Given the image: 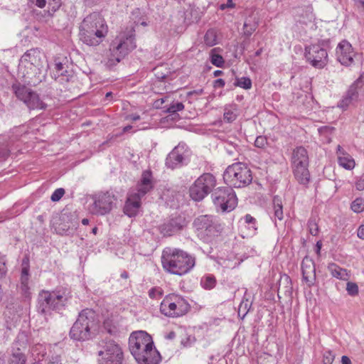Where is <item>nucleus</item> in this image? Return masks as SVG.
<instances>
[{"instance_id": "1", "label": "nucleus", "mask_w": 364, "mask_h": 364, "mask_svg": "<svg viewBox=\"0 0 364 364\" xmlns=\"http://www.w3.org/2000/svg\"><path fill=\"white\" fill-rule=\"evenodd\" d=\"M129 348L139 364H159L161 361L160 353L156 349L151 336L145 331L132 333Z\"/></svg>"}, {"instance_id": "2", "label": "nucleus", "mask_w": 364, "mask_h": 364, "mask_svg": "<svg viewBox=\"0 0 364 364\" xmlns=\"http://www.w3.org/2000/svg\"><path fill=\"white\" fill-rule=\"evenodd\" d=\"M164 269L172 274L182 276L195 266V257L186 252L174 247H166L161 255Z\"/></svg>"}, {"instance_id": "3", "label": "nucleus", "mask_w": 364, "mask_h": 364, "mask_svg": "<svg viewBox=\"0 0 364 364\" xmlns=\"http://www.w3.org/2000/svg\"><path fill=\"white\" fill-rule=\"evenodd\" d=\"M108 32V28L102 16L94 12L87 16L80 26V40L90 46L100 44Z\"/></svg>"}, {"instance_id": "4", "label": "nucleus", "mask_w": 364, "mask_h": 364, "mask_svg": "<svg viewBox=\"0 0 364 364\" xmlns=\"http://www.w3.org/2000/svg\"><path fill=\"white\" fill-rule=\"evenodd\" d=\"M135 48V38L132 28L127 33H120L111 43L107 56L103 60L105 65L108 68L114 66Z\"/></svg>"}, {"instance_id": "5", "label": "nucleus", "mask_w": 364, "mask_h": 364, "mask_svg": "<svg viewBox=\"0 0 364 364\" xmlns=\"http://www.w3.org/2000/svg\"><path fill=\"white\" fill-rule=\"evenodd\" d=\"M154 187L152 173L149 170L143 171L136 190L131 191L127 196L124 213L129 217L135 216L141 206V198Z\"/></svg>"}, {"instance_id": "6", "label": "nucleus", "mask_w": 364, "mask_h": 364, "mask_svg": "<svg viewBox=\"0 0 364 364\" xmlns=\"http://www.w3.org/2000/svg\"><path fill=\"white\" fill-rule=\"evenodd\" d=\"M95 328V314L92 310L86 309L79 314L77 319L70 329V335L72 338L77 341L88 340Z\"/></svg>"}, {"instance_id": "7", "label": "nucleus", "mask_w": 364, "mask_h": 364, "mask_svg": "<svg viewBox=\"0 0 364 364\" xmlns=\"http://www.w3.org/2000/svg\"><path fill=\"white\" fill-rule=\"evenodd\" d=\"M68 299V294L64 291H42L38 294V311L41 314H46L50 310H60Z\"/></svg>"}, {"instance_id": "8", "label": "nucleus", "mask_w": 364, "mask_h": 364, "mask_svg": "<svg viewBox=\"0 0 364 364\" xmlns=\"http://www.w3.org/2000/svg\"><path fill=\"white\" fill-rule=\"evenodd\" d=\"M124 359L122 347L114 341H102L97 352V364H122Z\"/></svg>"}, {"instance_id": "9", "label": "nucleus", "mask_w": 364, "mask_h": 364, "mask_svg": "<svg viewBox=\"0 0 364 364\" xmlns=\"http://www.w3.org/2000/svg\"><path fill=\"white\" fill-rule=\"evenodd\" d=\"M189 304L181 296L168 294L161 301L160 311L168 317H179L186 314L189 310Z\"/></svg>"}, {"instance_id": "10", "label": "nucleus", "mask_w": 364, "mask_h": 364, "mask_svg": "<svg viewBox=\"0 0 364 364\" xmlns=\"http://www.w3.org/2000/svg\"><path fill=\"white\" fill-rule=\"evenodd\" d=\"M215 178L210 173L200 176L190 187V197L195 201L202 200L215 187Z\"/></svg>"}, {"instance_id": "11", "label": "nucleus", "mask_w": 364, "mask_h": 364, "mask_svg": "<svg viewBox=\"0 0 364 364\" xmlns=\"http://www.w3.org/2000/svg\"><path fill=\"white\" fill-rule=\"evenodd\" d=\"M92 198L93 203L89 205L88 210L96 215H105L109 213L116 200L114 195L109 192L99 193L94 195Z\"/></svg>"}, {"instance_id": "12", "label": "nucleus", "mask_w": 364, "mask_h": 364, "mask_svg": "<svg viewBox=\"0 0 364 364\" xmlns=\"http://www.w3.org/2000/svg\"><path fill=\"white\" fill-rule=\"evenodd\" d=\"M229 178H231L230 182L235 188L246 186L252 180L250 170L242 163H235L229 166Z\"/></svg>"}, {"instance_id": "13", "label": "nucleus", "mask_w": 364, "mask_h": 364, "mask_svg": "<svg viewBox=\"0 0 364 364\" xmlns=\"http://www.w3.org/2000/svg\"><path fill=\"white\" fill-rule=\"evenodd\" d=\"M16 97L23 101L31 109H43L46 104L40 100L39 96L31 89L23 85L13 86Z\"/></svg>"}, {"instance_id": "14", "label": "nucleus", "mask_w": 364, "mask_h": 364, "mask_svg": "<svg viewBox=\"0 0 364 364\" xmlns=\"http://www.w3.org/2000/svg\"><path fill=\"white\" fill-rule=\"evenodd\" d=\"M305 58L314 68H323L328 63V53L318 44H312L305 48Z\"/></svg>"}, {"instance_id": "15", "label": "nucleus", "mask_w": 364, "mask_h": 364, "mask_svg": "<svg viewBox=\"0 0 364 364\" xmlns=\"http://www.w3.org/2000/svg\"><path fill=\"white\" fill-rule=\"evenodd\" d=\"M190 150L184 143H179L168 154L166 159V166L171 169L181 167L188 161Z\"/></svg>"}, {"instance_id": "16", "label": "nucleus", "mask_w": 364, "mask_h": 364, "mask_svg": "<svg viewBox=\"0 0 364 364\" xmlns=\"http://www.w3.org/2000/svg\"><path fill=\"white\" fill-rule=\"evenodd\" d=\"M336 55L337 60L342 65L349 66L353 63L355 54L351 44L344 40L337 46Z\"/></svg>"}, {"instance_id": "17", "label": "nucleus", "mask_w": 364, "mask_h": 364, "mask_svg": "<svg viewBox=\"0 0 364 364\" xmlns=\"http://www.w3.org/2000/svg\"><path fill=\"white\" fill-rule=\"evenodd\" d=\"M22 269L20 277L19 285L18 289L21 294L25 298H30L31 287L29 284V263L28 260L23 259L22 261Z\"/></svg>"}, {"instance_id": "18", "label": "nucleus", "mask_w": 364, "mask_h": 364, "mask_svg": "<svg viewBox=\"0 0 364 364\" xmlns=\"http://www.w3.org/2000/svg\"><path fill=\"white\" fill-rule=\"evenodd\" d=\"M212 200L217 212L225 213L228 209V190L225 187H219L212 193Z\"/></svg>"}, {"instance_id": "19", "label": "nucleus", "mask_w": 364, "mask_h": 364, "mask_svg": "<svg viewBox=\"0 0 364 364\" xmlns=\"http://www.w3.org/2000/svg\"><path fill=\"white\" fill-rule=\"evenodd\" d=\"M361 82L360 77L355 80L348 88L346 95L339 102L338 106L343 109H346L358 97L359 85Z\"/></svg>"}, {"instance_id": "20", "label": "nucleus", "mask_w": 364, "mask_h": 364, "mask_svg": "<svg viewBox=\"0 0 364 364\" xmlns=\"http://www.w3.org/2000/svg\"><path fill=\"white\" fill-rule=\"evenodd\" d=\"M337 156L338 164L347 170H352L355 166V162L352 156L348 154L340 145L337 146Z\"/></svg>"}, {"instance_id": "21", "label": "nucleus", "mask_w": 364, "mask_h": 364, "mask_svg": "<svg viewBox=\"0 0 364 364\" xmlns=\"http://www.w3.org/2000/svg\"><path fill=\"white\" fill-rule=\"evenodd\" d=\"M301 269L304 279L306 282H312L315 279L316 269L314 261L308 257H305L301 262Z\"/></svg>"}, {"instance_id": "22", "label": "nucleus", "mask_w": 364, "mask_h": 364, "mask_svg": "<svg viewBox=\"0 0 364 364\" xmlns=\"http://www.w3.org/2000/svg\"><path fill=\"white\" fill-rule=\"evenodd\" d=\"M292 163L294 166L309 165L307 151L304 147H297L294 150Z\"/></svg>"}, {"instance_id": "23", "label": "nucleus", "mask_w": 364, "mask_h": 364, "mask_svg": "<svg viewBox=\"0 0 364 364\" xmlns=\"http://www.w3.org/2000/svg\"><path fill=\"white\" fill-rule=\"evenodd\" d=\"M308 165L294 166V174L299 183L306 185L310 178Z\"/></svg>"}, {"instance_id": "24", "label": "nucleus", "mask_w": 364, "mask_h": 364, "mask_svg": "<svg viewBox=\"0 0 364 364\" xmlns=\"http://www.w3.org/2000/svg\"><path fill=\"white\" fill-rule=\"evenodd\" d=\"M328 270L333 277L338 279L348 281L350 276L347 269L339 267L335 263L329 264L328 266Z\"/></svg>"}, {"instance_id": "25", "label": "nucleus", "mask_w": 364, "mask_h": 364, "mask_svg": "<svg viewBox=\"0 0 364 364\" xmlns=\"http://www.w3.org/2000/svg\"><path fill=\"white\" fill-rule=\"evenodd\" d=\"M184 226V223L181 219H172L168 223L164 224L162 231L164 234L171 235L179 231Z\"/></svg>"}, {"instance_id": "26", "label": "nucleus", "mask_w": 364, "mask_h": 364, "mask_svg": "<svg viewBox=\"0 0 364 364\" xmlns=\"http://www.w3.org/2000/svg\"><path fill=\"white\" fill-rule=\"evenodd\" d=\"M40 52L36 49H31L26 51L21 58V63H29L31 65H38Z\"/></svg>"}, {"instance_id": "27", "label": "nucleus", "mask_w": 364, "mask_h": 364, "mask_svg": "<svg viewBox=\"0 0 364 364\" xmlns=\"http://www.w3.org/2000/svg\"><path fill=\"white\" fill-rule=\"evenodd\" d=\"M229 16H232L231 21L237 23L243 17V9L242 7L236 8V4L232 0H229Z\"/></svg>"}, {"instance_id": "28", "label": "nucleus", "mask_w": 364, "mask_h": 364, "mask_svg": "<svg viewBox=\"0 0 364 364\" xmlns=\"http://www.w3.org/2000/svg\"><path fill=\"white\" fill-rule=\"evenodd\" d=\"M212 218L208 215H200L195 219L193 222L194 227L200 231L205 232L208 224H210Z\"/></svg>"}, {"instance_id": "29", "label": "nucleus", "mask_w": 364, "mask_h": 364, "mask_svg": "<svg viewBox=\"0 0 364 364\" xmlns=\"http://www.w3.org/2000/svg\"><path fill=\"white\" fill-rule=\"evenodd\" d=\"M274 216L279 220H282L284 218L283 205L282 198L279 196H274L273 198Z\"/></svg>"}, {"instance_id": "30", "label": "nucleus", "mask_w": 364, "mask_h": 364, "mask_svg": "<svg viewBox=\"0 0 364 364\" xmlns=\"http://www.w3.org/2000/svg\"><path fill=\"white\" fill-rule=\"evenodd\" d=\"M56 81L58 82L63 84L65 82H68L71 81L73 78H74V75L71 71L67 70V73L60 71L58 73H53V76H52Z\"/></svg>"}, {"instance_id": "31", "label": "nucleus", "mask_w": 364, "mask_h": 364, "mask_svg": "<svg viewBox=\"0 0 364 364\" xmlns=\"http://www.w3.org/2000/svg\"><path fill=\"white\" fill-rule=\"evenodd\" d=\"M200 284L205 289H211L215 286L216 279L214 276L211 274H207L201 278Z\"/></svg>"}, {"instance_id": "32", "label": "nucleus", "mask_w": 364, "mask_h": 364, "mask_svg": "<svg viewBox=\"0 0 364 364\" xmlns=\"http://www.w3.org/2000/svg\"><path fill=\"white\" fill-rule=\"evenodd\" d=\"M252 306V301L247 299H243L238 306V316L243 318L248 313Z\"/></svg>"}, {"instance_id": "33", "label": "nucleus", "mask_w": 364, "mask_h": 364, "mask_svg": "<svg viewBox=\"0 0 364 364\" xmlns=\"http://www.w3.org/2000/svg\"><path fill=\"white\" fill-rule=\"evenodd\" d=\"M257 27V22L250 20H246L243 26V33L246 36H250L256 30Z\"/></svg>"}, {"instance_id": "34", "label": "nucleus", "mask_w": 364, "mask_h": 364, "mask_svg": "<svg viewBox=\"0 0 364 364\" xmlns=\"http://www.w3.org/2000/svg\"><path fill=\"white\" fill-rule=\"evenodd\" d=\"M25 362L24 354L18 348L16 351L13 353L9 364H25Z\"/></svg>"}, {"instance_id": "35", "label": "nucleus", "mask_w": 364, "mask_h": 364, "mask_svg": "<svg viewBox=\"0 0 364 364\" xmlns=\"http://www.w3.org/2000/svg\"><path fill=\"white\" fill-rule=\"evenodd\" d=\"M204 41L208 46H213L217 43V36L214 30H208L204 37Z\"/></svg>"}, {"instance_id": "36", "label": "nucleus", "mask_w": 364, "mask_h": 364, "mask_svg": "<svg viewBox=\"0 0 364 364\" xmlns=\"http://www.w3.org/2000/svg\"><path fill=\"white\" fill-rule=\"evenodd\" d=\"M220 230V225L213 222V219L210 221V224H208L207 229L204 232L207 236L213 237Z\"/></svg>"}, {"instance_id": "37", "label": "nucleus", "mask_w": 364, "mask_h": 364, "mask_svg": "<svg viewBox=\"0 0 364 364\" xmlns=\"http://www.w3.org/2000/svg\"><path fill=\"white\" fill-rule=\"evenodd\" d=\"M351 209L355 213H361L364 210V198H358L351 203Z\"/></svg>"}, {"instance_id": "38", "label": "nucleus", "mask_w": 364, "mask_h": 364, "mask_svg": "<svg viewBox=\"0 0 364 364\" xmlns=\"http://www.w3.org/2000/svg\"><path fill=\"white\" fill-rule=\"evenodd\" d=\"M234 85L244 89H250L252 85V82L248 77L237 78L234 82Z\"/></svg>"}, {"instance_id": "39", "label": "nucleus", "mask_w": 364, "mask_h": 364, "mask_svg": "<svg viewBox=\"0 0 364 364\" xmlns=\"http://www.w3.org/2000/svg\"><path fill=\"white\" fill-rule=\"evenodd\" d=\"M184 109V105L181 102L172 103L166 109V112L169 114H176L177 112L181 111Z\"/></svg>"}, {"instance_id": "40", "label": "nucleus", "mask_w": 364, "mask_h": 364, "mask_svg": "<svg viewBox=\"0 0 364 364\" xmlns=\"http://www.w3.org/2000/svg\"><path fill=\"white\" fill-rule=\"evenodd\" d=\"M346 291L350 296H356L358 294V287L357 284L351 282H348L346 284Z\"/></svg>"}, {"instance_id": "41", "label": "nucleus", "mask_w": 364, "mask_h": 364, "mask_svg": "<svg viewBox=\"0 0 364 364\" xmlns=\"http://www.w3.org/2000/svg\"><path fill=\"white\" fill-rule=\"evenodd\" d=\"M309 232L312 235H316L318 233V226L315 219H310L308 223Z\"/></svg>"}, {"instance_id": "42", "label": "nucleus", "mask_w": 364, "mask_h": 364, "mask_svg": "<svg viewBox=\"0 0 364 364\" xmlns=\"http://www.w3.org/2000/svg\"><path fill=\"white\" fill-rule=\"evenodd\" d=\"M237 205V198L234 191L229 192V211L235 208Z\"/></svg>"}, {"instance_id": "43", "label": "nucleus", "mask_w": 364, "mask_h": 364, "mask_svg": "<svg viewBox=\"0 0 364 364\" xmlns=\"http://www.w3.org/2000/svg\"><path fill=\"white\" fill-rule=\"evenodd\" d=\"M65 194V190L62 188H57L51 195L50 199L52 201H58Z\"/></svg>"}, {"instance_id": "44", "label": "nucleus", "mask_w": 364, "mask_h": 364, "mask_svg": "<svg viewBox=\"0 0 364 364\" xmlns=\"http://www.w3.org/2000/svg\"><path fill=\"white\" fill-rule=\"evenodd\" d=\"M335 358L334 354L331 351H326L323 355V364H332Z\"/></svg>"}, {"instance_id": "45", "label": "nucleus", "mask_w": 364, "mask_h": 364, "mask_svg": "<svg viewBox=\"0 0 364 364\" xmlns=\"http://www.w3.org/2000/svg\"><path fill=\"white\" fill-rule=\"evenodd\" d=\"M55 62V63L53 69L52 76H53V73H58L60 71L67 73V68L65 67L64 64L60 62H58L56 60Z\"/></svg>"}, {"instance_id": "46", "label": "nucleus", "mask_w": 364, "mask_h": 364, "mask_svg": "<svg viewBox=\"0 0 364 364\" xmlns=\"http://www.w3.org/2000/svg\"><path fill=\"white\" fill-rule=\"evenodd\" d=\"M267 144V139L264 136H259L256 138L255 141V146L258 148H264Z\"/></svg>"}, {"instance_id": "47", "label": "nucleus", "mask_w": 364, "mask_h": 364, "mask_svg": "<svg viewBox=\"0 0 364 364\" xmlns=\"http://www.w3.org/2000/svg\"><path fill=\"white\" fill-rule=\"evenodd\" d=\"M211 63L217 67H220L223 63V60L220 55L213 54L211 55Z\"/></svg>"}, {"instance_id": "48", "label": "nucleus", "mask_w": 364, "mask_h": 364, "mask_svg": "<svg viewBox=\"0 0 364 364\" xmlns=\"http://www.w3.org/2000/svg\"><path fill=\"white\" fill-rule=\"evenodd\" d=\"M161 295V290L159 288H152L149 291V296L151 299H158Z\"/></svg>"}, {"instance_id": "49", "label": "nucleus", "mask_w": 364, "mask_h": 364, "mask_svg": "<svg viewBox=\"0 0 364 364\" xmlns=\"http://www.w3.org/2000/svg\"><path fill=\"white\" fill-rule=\"evenodd\" d=\"M239 114V112L237 110V109L236 108V107L234 105V106H231L230 107V109H229V122L230 121H232V120H235L237 117V116Z\"/></svg>"}, {"instance_id": "50", "label": "nucleus", "mask_w": 364, "mask_h": 364, "mask_svg": "<svg viewBox=\"0 0 364 364\" xmlns=\"http://www.w3.org/2000/svg\"><path fill=\"white\" fill-rule=\"evenodd\" d=\"M355 188L358 191L364 190V179L360 178L355 182Z\"/></svg>"}, {"instance_id": "51", "label": "nucleus", "mask_w": 364, "mask_h": 364, "mask_svg": "<svg viewBox=\"0 0 364 364\" xmlns=\"http://www.w3.org/2000/svg\"><path fill=\"white\" fill-rule=\"evenodd\" d=\"M357 235L360 239L364 240V223L359 226Z\"/></svg>"}, {"instance_id": "52", "label": "nucleus", "mask_w": 364, "mask_h": 364, "mask_svg": "<svg viewBox=\"0 0 364 364\" xmlns=\"http://www.w3.org/2000/svg\"><path fill=\"white\" fill-rule=\"evenodd\" d=\"M105 328L107 330V331L110 334H114L117 332V330L114 327L111 328L109 326L108 322H105L104 323Z\"/></svg>"}, {"instance_id": "53", "label": "nucleus", "mask_w": 364, "mask_h": 364, "mask_svg": "<svg viewBox=\"0 0 364 364\" xmlns=\"http://www.w3.org/2000/svg\"><path fill=\"white\" fill-rule=\"evenodd\" d=\"M225 85V82L223 79H218L214 82L215 87H222Z\"/></svg>"}, {"instance_id": "54", "label": "nucleus", "mask_w": 364, "mask_h": 364, "mask_svg": "<svg viewBox=\"0 0 364 364\" xmlns=\"http://www.w3.org/2000/svg\"><path fill=\"white\" fill-rule=\"evenodd\" d=\"M35 4L38 8L43 9L46 6V0H36Z\"/></svg>"}, {"instance_id": "55", "label": "nucleus", "mask_w": 364, "mask_h": 364, "mask_svg": "<svg viewBox=\"0 0 364 364\" xmlns=\"http://www.w3.org/2000/svg\"><path fill=\"white\" fill-rule=\"evenodd\" d=\"M6 272L5 264L0 262V277H3Z\"/></svg>"}, {"instance_id": "56", "label": "nucleus", "mask_w": 364, "mask_h": 364, "mask_svg": "<svg viewBox=\"0 0 364 364\" xmlns=\"http://www.w3.org/2000/svg\"><path fill=\"white\" fill-rule=\"evenodd\" d=\"M53 2V10L56 11L60 6V0H52Z\"/></svg>"}, {"instance_id": "57", "label": "nucleus", "mask_w": 364, "mask_h": 364, "mask_svg": "<svg viewBox=\"0 0 364 364\" xmlns=\"http://www.w3.org/2000/svg\"><path fill=\"white\" fill-rule=\"evenodd\" d=\"M245 222L249 224L255 223V219L249 214L245 215Z\"/></svg>"}, {"instance_id": "58", "label": "nucleus", "mask_w": 364, "mask_h": 364, "mask_svg": "<svg viewBox=\"0 0 364 364\" xmlns=\"http://www.w3.org/2000/svg\"><path fill=\"white\" fill-rule=\"evenodd\" d=\"M341 363L342 364H351V361L348 356L343 355L341 357Z\"/></svg>"}, {"instance_id": "59", "label": "nucleus", "mask_w": 364, "mask_h": 364, "mask_svg": "<svg viewBox=\"0 0 364 364\" xmlns=\"http://www.w3.org/2000/svg\"><path fill=\"white\" fill-rule=\"evenodd\" d=\"M128 119L132 121H136L140 119V117L138 114H131L128 117Z\"/></svg>"}, {"instance_id": "60", "label": "nucleus", "mask_w": 364, "mask_h": 364, "mask_svg": "<svg viewBox=\"0 0 364 364\" xmlns=\"http://www.w3.org/2000/svg\"><path fill=\"white\" fill-rule=\"evenodd\" d=\"M9 154L6 151H0V159H5L8 156Z\"/></svg>"}, {"instance_id": "61", "label": "nucleus", "mask_w": 364, "mask_h": 364, "mask_svg": "<svg viewBox=\"0 0 364 364\" xmlns=\"http://www.w3.org/2000/svg\"><path fill=\"white\" fill-rule=\"evenodd\" d=\"M355 1L364 10V0H355Z\"/></svg>"}, {"instance_id": "62", "label": "nucleus", "mask_w": 364, "mask_h": 364, "mask_svg": "<svg viewBox=\"0 0 364 364\" xmlns=\"http://www.w3.org/2000/svg\"><path fill=\"white\" fill-rule=\"evenodd\" d=\"M176 336V334L174 332H170L166 336V338H168V339H173V338H175Z\"/></svg>"}, {"instance_id": "63", "label": "nucleus", "mask_w": 364, "mask_h": 364, "mask_svg": "<svg viewBox=\"0 0 364 364\" xmlns=\"http://www.w3.org/2000/svg\"><path fill=\"white\" fill-rule=\"evenodd\" d=\"M154 106L156 108L159 109V108H161V105L162 104L160 103V101L158 100H156L155 102H154Z\"/></svg>"}, {"instance_id": "64", "label": "nucleus", "mask_w": 364, "mask_h": 364, "mask_svg": "<svg viewBox=\"0 0 364 364\" xmlns=\"http://www.w3.org/2000/svg\"><path fill=\"white\" fill-rule=\"evenodd\" d=\"M82 223L84 225H87L89 224V220L87 218H84L82 220Z\"/></svg>"}]
</instances>
